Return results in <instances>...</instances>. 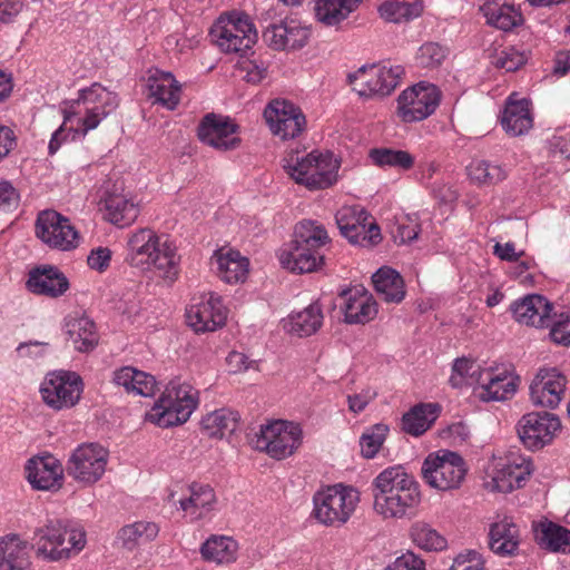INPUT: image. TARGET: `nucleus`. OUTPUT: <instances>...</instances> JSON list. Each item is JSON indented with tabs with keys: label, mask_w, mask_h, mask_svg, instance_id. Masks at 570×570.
Wrapping results in <instances>:
<instances>
[{
	"label": "nucleus",
	"mask_w": 570,
	"mask_h": 570,
	"mask_svg": "<svg viewBox=\"0 0 570 570\" xmlns=\"http://www.w3.org/2000/svg\"><path fill=\"white\" fill-rule=\"evenodd\" d=\"M81 392V377L73 372L50 373L40 387L43 402L57 411L72 407L79 401Z\"/></svg>",
	"instance_id": "nucleus-16"
},
{
	"label": "nucleus",
	"mask_w": 570,
	"mask_h": 570,
	"mask_svg": "<svg viewBox=\"0 0 570 570\" xmlns=\"http://www.w3.org/2000/svg\"><path fill=\"white\" fill-rule=\"evenodd\" d=\"M198 405V391L190 384L173 380L147 413V420L160 428L185 423Z\"/></svg>",
	"instance_id": "nucleus-4"
},
{
	"label": "nucleus",
	"mask_w": 570,
	"mask_h": 570,
	"mask_svg": "<svg viewBox=\"0 0 570 570\" xmlns=\"http://www.w3.org/2000/svg\"><path fill=\"white\" fill-rule=\"evenodd\" d=\"M27 288L37 295L59 297L68 291L69 282L57 267L41 266L29 272Z\"/></svg>",
	"instance_id": "nucleus-29"
},
{
	"label": "nucleus",
	"mask_w": 570,
	"mask_h": 570,
	"mask_svg": "<svg viewBox=\"0 0 570 570\" xmlns=\"http://www.w3.org/2000/svg\"><path fill=\"white\" fill-rule=\"evenodd\" d=\"M519 377L507 367L489 366L481 374V381L474 387L475 396L483 402L505 401L518 389Z\"/></svg>",
	"instance_id": "nucleus-22"
},
{
	"label": "nucleus",
	"mask_w": 570,
	"mask_h": 570,
	"mask_svg": "<svg viewBox=\"0 0 570 570\" xmlns=\"http://www.w3.org/2000/svg\"><path fill=\"white\" fill-rule=\"evenodd\" d=\"M468 472L463 458L456 452L440 450L429 454L422 464L425 482L440 491L458 489Z\"/></svg>",
	"instance_id": "nucleus-8"
},
{
	"label": "nucleus",
	"mask_w": 570,
	"mask_h": 570,
	"mask_svg": "<svg viewBox=\"0 0 570 570\" xmlns=\"http://www.w3.org/2000/svg\"><path fill=\"white\" fill-rule=\"evenodd\" d=\"M26 473L28 481L37 490L57 491L62 487L63 468L51 454L30 459Z\"/></svg>",
	"instance_id": "nucleus-25"
},
{
	"label": "nucleus",
	"mask_w": 570,
	"mask_h": 570,
	"mask_svg": "<svg viewBox=\"0 0 570 570\" xmlns=\"http://www.w3.org/2000/svg\"><path fill=\"white\" fill-rule=\"evenodd\" d=\"M226 318V307L213 293L194 296L186 308L187 324L196 333L214 332L225 324Z\"/></svg>",
	"instance_id": "nucleus-18"
},
{
	"label": "nucleus",
	"mask_w": 570,
	"mask_h": 570,
	"mask_svg": "<svg viewBox=\"0 0 570 570\" xmlns=\"http://www.w3.org/2000/svg\"><path fill=\"white\" fill-rule=\"evenodd\" d=\"M210 36L223 51L238 55L237 66L246 71L244 79L249 81L246 55L249 49V17L238 11L223 13L212 27Z\"/></svg>",
	"instance_id": "nucleus-5"
},
{
	"label": "nucleus",
	"mask_w": 570,
	"mask_h": 570,
	"mask_svg": "<svg viewBox=\"0 0 570 570\" xmlns=\"http://www.w3.org/2000/svg\"><path fill=\"white\" fill-rule=\"evenodd\" d=\"M212 264L216 266V272L222 281L228 284L244 283L249 272L247 257L234 249L217 250L212 258Z\"/></svg>",
	"instance_id": "nucleus-34"
},
{
	"label": "nucleus",
	"mask_w": 570,
	"mask_h": 570,
	"mask_svg": "<svg viewBox=\"0 0 570 570\" xmlns=\"http://www.w3.org/2000/svg\"><path fill=\"white\" fill-rule=\"evenodd\" d=\"M163 239L153 229L141 228L128 238L126 262L140 271L149 268L151 256L157 253Z\"/></svg>",
	"instance_id": "nucleus-28"
},
{
	"label": "nucleus",
	"mask_w": 570,
	"mask_h": 570,
	"mask_svg": "<svg viewBox=\"0 0 570 570\" xmlns=\"http://www.w3.org/2000/svg\"><path fill=\"white\" fill-rule=\"evenodd\" d=\"M302 440L303 431L298 424L278 420L261 426L255 448L272 459L284 460L298 450Z\"/></svg>",
	"instance_id": "nucleus-9"
},
{
	"label": "nucleus",
	"mask_w": 570,
	"mask_h": 570,
	"mask_svg": "<svg viewBox=\"0 0 570 570\" xmlns=\"http://www.w3.org/2000/svg\"><path fill=\"white\" fill-rule=\"evenodd\" d=\"M539 543L552 551L570 552V531L553 522L541 523Z\"/></svg>",
	"instance_id": "nucleus-48"
},
{
	"label": "nucleus",
	"mask_w": 570,
	"mask_h": 570,
	"mask_svg": "<svg viewBox=\"0 0 570 570\" xmlns=\"http://www.w3.org/2000/svg\"><path fill=\"white\" fill-rule=\"evenodd\" d=\"M286 174L309 190L326 189L338 178L340 161L332 153L313 150L299 156L291 150L283 159Z\"/></svg>",
	"instance_id": "nucleus-3"
},
{
	"label": "nucleus",
	"mask_w": 570,
	"mask_h": 570,
	"mask_svg": "<svg viewBox=\"0 0 570 570\" xmlns=\"http://www.w3.org/2000/svg\"><path fill=\"white\" fill-rule=\"evenodd\" d=\"M109 452L99 443H82L70 454L66 471L76 481L94 484L106 472Z\"/></svg>",
	"instance_id": "nucleus-12"
},
{
	"label": "nucleus",
	"mask_w": 570,
	"mask_h": 570,
	"mask_svg": "<svg viewBox=\"0 0 570 570\" xmlns=\"http://www.w3.org/2000/svg\"><path fill=\"white\" fill-rule=\"evenodd\" d=\"M567 379L556 367L540 368L530 384V397L534 405L556 409L566 394Z\"/></svg>",
	"instance_id": "nucleus-23"
},
{
	"label": "nucleus",
	"mask_w": 570,
	"mask_h": 570,
	"mask_svg": "<svg viewBox=\"0 0 570 570\" xmlns=\"http://www.w3.org/2000/svg\"><path fill=\"white\" fill-rule=\"evenodd\" d=\"M200 552L207 561L229 563L236 559L237 542L229 537L213 535L203 543Z\"/></svg>",
	"instance_id": "nucleus-45"
},
{
	"label": "nucleus",
	"mask_w": 570,
	"mask_h": 570,
	"mask_svg": "<svg viewBox=\"0 0 570 570\" xmlns=\"http://www.w3.org/2000/svg\"><path fill=\"white\" fill-rule=\"evenodd\" d=\"M389 433L385 424H375L367 430L360 440L361 452L364 458L372 459L380 451Z\"/></svg>",
	"instance_id": "nucleus-55"
},
{
	"label": "nucleus",
	"mask_w": 570,
	"mask_h": 570,
	"mask_svg": "<svg viewBox=\"0 0 570 570\" xmlns=\"http://www.w3.org/2000/svg\"><path fill=\"white\" fill-rule=\"evenodd\" d=\"M180 257L176 247L168 240H163L160 246L151 256L149 268L146 272L153 273L155 277L161 279L165 284H174L179 275Z\"/></svg>",
	"instance_id": "nucleus-37"
},
{
	"label": "nucleus",
	"mask_w": 570,
	"mask_h": 570,
	"mask_svg": "<svg viewBox=\"0 0 570 570\" xmlns=\"http://www.w3.org/2000/svg\"><path fill=\"white\" fill-rule=\"evenodd\" d=\"M156 390L155 377L142 371H136L135 381L128 386L127 392L141 396H151Z\"/></svg>",
	"instance_id": "nucleus-58"
},
{
	"label": "nucleus",
	"mask_w": 570,
	"mask_h": 570,
	"mask_svg": "<svg viewBox=\"0 0 570 570\" xmlns=\"http://www.w3.org/2000/svg\"><path fill=\"white\" fill-rule=\"evenodd\" d=\"M264 118L272 134L282 140L298 138L307 125L302 109L283 99L271 101L264 110Z\"/></svg>",
	"instance_id": "nucleus-14"
},
{
	"label": "nucleus",
	"mask_w": 570,
	"mask_h": 570,
	"mask_svg": "<svg viewBox=\"0 0 570 570\" xmlns=\"http://www.w3.org/2000/svg\"><path fill=\"white\" fill-rule=\"evenodd\" d=\"M419 232L420 226L416 220L407 216L406 222L399 223L394 238L399 240L400 244L410 243L417 238Z\"/></svg>",
	"instance_id": "nucleus-61"
},
{
	"label": "nucleus",
	"mask_w": 570,
	"mask_h": 570,
	"mask_svg": "<svg viewBox=\"0 0 570 570\" xmlns=\"http://www.w3.org/2000/svg\"><path fill=\"white\" fill-rule=\"evenodd\" d=\"M480 11L488 24L503 31H510L522 22L521 13L513 6L498 0L485 1Z\"/></svg>",
	"instance_id": "nucleus-39"
},
{
	"label": "nucleus",
	"mask_w": 570,
	"mask_h": 570,
	"mask_svg": "<svg viewBox=\"0 0 570 570\" xmlns=\"http://www.w3.org/2000/svg\"><path fill=\"white\" fill-rule=\"evenodd\" d=\"M36 235L48 246L61 250L76 248L79 243L78 233L70 220L56 210L39 213Z\"/></svg>",
	"instance_id": "nucleus-19"
},
{
	"label": "nucleus",
	"mask_w": 570,
	"mask_h": 570,
	"mask_svg": "<svg viewBox=\"0 0 570 570\" xmlns=\"http://www.w3.org/2000/svg\"><path fill=\"white\" fill-rule=\"evenodd\" d=\"M561 429V422L552 413L531 412L518 422L517 431L521 443L531 451L550 444Z\"/></svg>",
	"instance_id": "nucleus-15"
},
{
	"label": "nucleus",
	"mask_w": 570,
	"mask_h": 570,
	"mask_svg": "<svg viewBox=\"0 0 570 570\" xmlns=\"http://www.w3.org/2000/svg\"><path fill=\"white\" fill-rule=\"evenodd\" d=\"M293 240L296 242V244H302L320 250L321 247L330 242V237L325 227L321 223L304 219L295 226Z\"/></svg>",
	"instance_id": "nucleus-47"
},
{
	"label": "nucleus",
	"mask_w": 570,
	"mask_h": 570,
	"mask_svg": "<svg viewBox=\"0 0 570 570\" xmlns=\"http://www.w3.org/2000/svg\"><path fill=\"white\" fill-rule=\"evenodd\" d=\"M533 471L530 456L519 451H509L494 464L492 488L502 493L512 492L514 489L522 488Z\"/></svg>",
	"instance_id": "nucleus-17"
},
{
	"label": "nucleus",
	"mask_w": 570,
	"mask_h": 570,
	"mask_svg": "<svg viewBox=\"0 0 570 570\" xmlns=\"http://www.w3.org/2000/svg\"><path fill=\"white\" fill-rule=\"evenodd\" d=\"M324 314L318 303H312L298 312H292L283 318L285 332L297 337H308L315 334L323 325Z\"/></svg>",
	"instance_id": "nucleus-32"
},
{
	"label": "nucleus",
	"mask_w": 570,
	"mask_h": 570,
	"mask_svg": "<svg viewBox=\"0 0 570 570\" xmlns=\"http://www.w3.org/2000/svg\"><path fill=\"white\" fill-rule=\"evenodd\" d=\"M159 528L156 523L149 521H139L128 524L120 530L119 539L122 544L132 549L134 547L151 541L157 537Z\"/></svg>",
	"instance_id": "nucleus-49"
},
{
	"label": "nucleus",
	"mask_w": 570,
	"mask_h": 570,
	"mask_svg": "<svg viewBox=\"0 0 570 570\" xmlns=\"http://www.w3.org/2000/svg\"><path fill=\"white\" fill-rule=\"evenodd\" d=\"M450 570H484V562L476 551L468 550L458 554Z\"/></svg>",
	"instance_id": "nucleus-59"
},
{
	"label": "nucleus",
	"mask_w": 570,
	"mask_h": 570,
	"mask_svg": "<svg viewBox=\"0 0 570 570\" xmlns=\"http://www.w3.org/2000/svg\"><path fill=\"white\" fill-rule=\"evenodd\" d=\"M385 570H425V562L412 551L397 557Z\"/></svg>",
	"instance_id": "nucleus-60"
},
{
	"label": "nucleus",
	"mask_w": 570,
	"mask_h": 570,
	"mask_svg": "<svg viewBox=\"0 0 570 570\" xmlns=\"http://www.w3.org/2000/svg\"><path fill=\"white\" fill-rule=\"evenodd\" d=\"M111 250L107 247H98L89 254L87 262L90 268L102 272L110 263Z\"/></svg>",
	"instance_id": "nucleus-63"
},
{
	"label": "nucleus",
	"mask_w": 570,
	"mask_h": 570,
	"mask_svg": "<svg viewBox=\"0 0 570 570\" xmlns=\"http://www.w3.org/2000/svg\"><path fill=\"white\" fill-rule=\"evenodd\" d=\"M510 309L514 320L523 325L546 327L551 324L552 304L538 294L527 295L511 304Z\"/></svg>",
	"instance_id": "nucleus-26"
},
{
	"label": "nucleus",
	"mask_w": 570,
	"mask_h": 570,
	"mask_svg": "<svg viewBox=\"0 0 570 570\" xmlns=\"http://www.w3.org/2000/svg\"><path fill=\"white\" fill-rule=\"evenodd\" d=\"M370 158L380 167H394L407 170L414 164L413 156L405 150L375 148L370 151Z\"/></svg>",
	"instance_id": "nucleus-54"
},
{
	"label": "nucleus",
	"mask_w": 570,
	"mask_h": 570,
	"mask_svg": "<svg viewBox=\"0 0 570 570\" xmlns=\"http://www.w3.org/2000/svg\"><path fill=\"white\" fill-rule=\"evenodd\" d=\"M484 368L485 367H482L474 361H470L468 358H458L453 364L452 374L449 382L453 387H462L463 385L474 384L478 386Z\"/></svg>",
	"instance_id": "nucleus-52"
},
{
	"label": "nucleus",
	"mask_w": 570,
	"mask_h": 570,
	"mask_svg": "<svg viewBox=\"0 0 570 570\" xmlns=\"http://www.w3.org/2000/svg\"><path fill=\"white\" fill-rule=\"evenodd\" d=\"M501 124L511 136H521L528 132L533 125L529 101L524 98L518 99L517 94H512L505 102Z\"/></svg>",
	"instance_id": "nucleus-35"
},
{
	"label": "nucleus",
	"mask_w": 570,
	"mask_h": 570,
	"mask_svg": "<svg viewBox=\"0 0 570 570\" xmlns=\"http://www.w3.org/2000/svg\"><path fill=\"white\" fill-rule=\"evenodd\" d=\"M335 219L341 234L351 244L370 247L382 239L380 227L360 205L343 206L337 210Z\"/></svg>",
	"instance_id": "nucleus-11"
},
{
	"label": "nucleus",
	"mask_w": 570,
	"mask_h": 570,
	"mask_svg": "<svg viewBox=\"0 0 570 570\" xmlns=\"http://www.w3.org/2000/svg\"><path fill=\"white\" fill-rule=\"evenodd\" d=\"M311 37V29L296 18L286 17L271 23L263 31L264 43L277 51H296L304 48Z\"/></svg>",
	"instance_id": "nucleus-21"
},
{
	"label": "nucleus",
	"mask_w": 570,
	"mask_h": 570,
	"mask_svg": "<svg viewBox=\"0 0 570 570\" xmlns=\"http://www.w3.org/2000/svg\"><path fill=\"white\" fill-rule=\"evenodd\" d=\"M440 406L435 403H421L403 415V430L414 436L423 434L438 419Z\"/></svg>",
	"instance_id": "nucleus-42"
},
{
	"label": "nucleus",
	"mask_w": 570,
	"mask_h": 570,
	"mask_svg": "<svg viewBox=\"0 0 570 570\" xmlns=\"http://www.w3.org/2000/svg\"><path fill=\"white\" fill-rule=\"evenodd\" d=\"M404 73L401 66L386 63L362 67L348 76L350 83L362 97L389 96L400 83Z\"/></svg>",
	"instance_id": "nucleus-10"
},
{
	"label": "nucleus",
	"mask_w": 570,
	"mask_h": 570,
	"mask_svg": "<svg viewBox=\"0 0 570 570\" xmlns=\"http://www.w3.org/2000/svg\"><path fill=\"white\" fill-rule=\"evenodd\" d=\"M550 336L553 342L562 345L570 344V317L560 315L559 320L552 323Z\"/></svg>",
	"instance_id": "nucleus-62"
},
{
	"label": "nucleus",
	"mask_w": 570,
	"mask_h": 570,
	"mask_svg": "<svg viewBox=\"0 0 570 570\" xmlns=\"http://www.w3.org/2000/svg\"><path fill=\"white\" fill-rule=\"evenodd\" d=\"M358 501L360 494L355 489L336 484L315 493L313 513L323 524H343L350 519Z\"/></svg>",
	"instance_id": "nucleus-7"
},
{
	"label": "nucleus",
	"mask_w": 570,
	"mask_h": 570,
	"mask_svg": "<svg viewBox=\"0 0 570 570\" xmlns=\"http://www.w3.org/2000/svg\"><path fill=\"white\" fill-rule=\"evenodd\" d=\"M80 104L86 106V116L78 120L80 127L75 130L73 136L78 131L86 135L89 130L97 128L102 119L117 109L119 99L116 94L95 82L90 87L81 89L76 100L65 101L62 108L63 122L53 132L48 146L51 155L59 149L61 141L65 139L67 122L78 114L76 107Z\"/></svg>",
	"instance_id": "nucleus-2"
},
{
	"label": "nucleus",
	"mask_w": 570,
	"mask_h": 570,
	"mask_svg": "<svg viewBox=\"0 0 570 570\" xmlns=\"http://www.w3.org/2000/svg\"><path fill=\"white\" fill-rule=\"evenodd\" d=\"M239 423V414L232 410H216L202 420V428L210 438H223L226 432L236 431Z\"/></svg>",
	"instance_id": "nucleus-44"
},
{
	"label": "nucleus",
	"mask_w": 570,
	"mask_h": 570,
	"mask_svg": "<svg viewBox=\"0 0 570 570\" xmlns=\"http://www.w3.org/2000/svg\"><path fill=\"white\" fill-rule=\"evenodd\" d=\"M422 11L421 1L386 0L379 8L381 18L393 23L409 22L420 17Z\"/></svg>",
	"instance_id": "nucleus-46"
},
{
	"label": "nucleus",
	"mask_w": 570,
	"mask_h": 570,
	"mask_svg": "<svg viewBox=\"0 0 570 570\" xmlns=\"http://www.w3.org/2000/svg\"><path fill=\"white\" fill-rule=\"evenodd\" d=\"M372 494L374 510L384 519L409 517L421 502L417 481L402 465L380 472L372 482Z\"/></svg>",
	"instance_id": "nucleus-1"
},
{
	"label": "nucleus",
	"mask_w": 570,
	"mask_h": 570,
	"mask_svg": "<svg viewBox=\"0 0 570 570\" xmlns=\"http://www.w3.org/2000/svg\"><path fill=\"white\" fill-rule=\"evenodd\" d=\"M520 543V532L517 524L509 518L494 522L489 531V547L501 557L513 556Z\"/></svg>",
	"instance_id": "nucleus-36"
},
{
	"label": "nucleus",
	"mask_w": 570,
	"mask_h": 570,
	"mask_svg": "<svg viewBox=\"0 0 570 570\" xmlns=\"http://www.w3.org/2000/svg\"><path fill=\"white\" fill-rule=\"evenodd\" d=\"M67 340L78 352H89L98 343V333L94 321L81 313L75 312L65 318Z\"/></svg>",
	"instance_id": "nucleus-31"
},
{
	"label": "nucleus",
	"mask_w": 570,
	"mask_h": 570,
	"mask_svg": "<svg viewBox=\"0 0 570 570\" xmlns=\"http://www.w3.org/2000/svg\"><path fill=\"white\" fill-rule=\"evenodd\" d=\"M105 210L107 219L119 227L130 225L139 214L138 206L132 200L117 194L106 197Z\"/></svg>",
	"instance_id": "nucleus-43"
},
{
	"label": "nucleus",
	"mask_w": 570,
	"mask_h": 570,
	"mask_svg": "<svg viewBox=\"0 0 570 570\" xmlns=\"http://www.w3.org/2000/svg\"><path fill=\"white\" fill-rule=\"evenodd\" d=\"M448 56V49L438 42L422 45L416 53V62L423 68L439 67Z\"/></svg>",
	"instance_id": "nucleus-56"
},
{
	"label": "nucleus",
	"mask_w": 570,
	"mask_h": 570,
	"mask_svg": "<svg viewBox=\"0 0 570 570\" xmlns=\"http://www.w3.org/2000/svg\"><path fill=\"white\" fill-rule=\"evenodd\" d=\"M361 0H315L314 12L316 20L327 27H334L344 21Z\"/></svg>",
	"instance_id": "nucleus-40"
},
{
	"label": "nucleus",
	"mask_w": 570,
	"mask_h": 570,
	"mask_svg": "<svg viewBox=\"0 0 570 570\" xmlns=\"http://www.w3.org/2000/svg\"><path fill=\"white\" fill-rule=\"evenodd\" d=\"M148 97L154 104H160L168 110H174L180 101V85L170 72L155 70L147 80Z\"/></svg>",
	"instance_id": "nucleus-33"
},
{
	"label": "nucleus",
	"mask_w": 570,
	"mask_h": 570,
	"mask_svg": "<svg viewBox=\"0 0 570 570\" xmlns=\"http://www.w3.org/2000/svg\"><path fill=\"white\" fill-rule=\"evenodd\" d=\"M375 397H376V392L371 389L363 390L361 393H357V394L348 395L347 396L348 409L353 413H360Z\"/></svg>",
	"instance_id": "nucleus-64"
},
{
	"label": "nucleus",
	"mask_w": 570,
	"mask_h": 570,
	"mask_svg": "<svg viewBox=\"0 0 570 570\" xmlns=\"http://www.w3.org/2000/svg\"><path fill=\"white\" fill-rule=\"evenodd\" d=\"M281 265L292 273H312L323 264L320 250L302 244L292 243L279 250Z\"/></svg>",
	"instance_id": "nucleus-30"
},
{
	"label": "nucleus",
	"mask_w": 570,
	"mask_h": 570,
	"mask_svg": "<svg viewBox=\"0 0 570 570\" xmlns=\"http://www.w3.org/2000/svg\"><path fill=\"white\" fill-rule=\"evenodd\" d=\"M166 501L185 512L191 520H199L213 510L216 495L208 484L191 483L169 489Z\"/></svg>",
	"instance_id": "nucleus-20"
},
{
	"label": "nucleus",
	"mask_w": 570,
	"mask_h": 570,
	"mask_svg": "<svg viewBox=\"0 0 570 570\" xmlns=\"http://www.w3.org/2000/svg\"><path fill=\"white\" fill-rule=\"evenodd\" d=\"M527 61V57L523 52L518 49L510 47L504 48L500 52H498L494 57L492 63L500 69H504L505 71H515L521 66H523Z\"/></svg>",
	"instance_id": "nucleus-57"
},
{
	"label": "nucleus",
	"mask_w": 570,
	"mask_h": 570,
	"mask_svg": "<svg viewBox=\"0 0 570 570\" xmlns=\"http://www.w3.org/2000/svg\"><path fill=\"white\" fill-rule=\"evenodd\" d=\"M468 174L471 180L479 185H494L507 177V171L502 166L484 159L473 160L468 166Z\"/></svg>",
	"instance_id": "nucleus-50"
},
{
	"label": "nucleus",
	"mask_w": 570,
	"mask_h": 570,
	"mask_svg": "<svg viewBox=\"0 0 570 570\" xmlns=\"http://www.w3.org/2000/svg\"><path fill=\"white\" fill-rule=\"evenodd\" d=\"M344 318L348 324H366L377 314V303L370 292L355 286L342 293Z\"/></svg>",
	"instance_id": "nucleus-27"
},
{
	"label": "nucleus",
	"mask_w": 570,
	"mask_h": 570,
	"mask_svg": "<svg viewBox=\"0 0 570 570\" xmlns=\"http://www.w3.org/2000/svg\"><path fill=\"white\" fill-rule=\"evenodd\" d=\"M37 552L48 560H60L78 553L86 543V534L80 529H67L61 521H49L35 532Z\"/></svg>",
	"instance_id": "nucleus-6"
},
{
	"label": "nucleus",
	"mask_w": 570,
	"mask_h": 570,
	"mask_svg": "<svg viewBox=\"0 0 570 570\" xmlns=\"http://www.w3.org/2000/svg\"><path fill=\"white\" fill-rule=\"evenodd\" d=\"M441 92L435 85L419 82L404 90L397 99V114L405 122L421 121L438 108Z\"/></svg>",
	"instance_id": "nucleus-13"
},
{
	"label": "nucleus",
	"mask_w": 570,
	"mask_h": 570,
	"mask_svg": "<svg viewBox=\"0 0 570 570\" xmlns=\"http://www.w3.org/2000/svg\"><path fill=\"white\" fill-rule=\"evenodd\" d=\"M484 368L485 367H482L474 361H470L468 358H458L453 364L452 374L449 382L453 387H462L463 385L474 384L478 386Z\"/></svg>",
	"instance_id": "nucleus-51"
},
{
	"label": "nucleus",
	"mask_w": 570,
	"mask_h": 570,
	"mask_svg": "<svg viewBox=\"0 0 570 570\" xmlns=\"http://www.w3.org/2000/svg\"><path fill=\"white\" fill-rule=\"evenodd\" d=\"M411 538L415 546L425 551H442L446 548V539L426 523H415L411 529Z\"/></svg>",
	"instance_id": "nucleus-53"
},
{
	"label": "nucleus",
	"mask_w": 570,
	"mask_h": 570,
	"mask_svg": "<svg viewBox=\"0 0 570 570\" xmlns=\"http://www.w3.org/2000/svg\"><path fill=\"white\" fill-rule=\"evenodd\" d=\"M236 130L237 125L228 117L212 112L202 119L197 132L202 142L218 150H229L239 145Z\"/></svg>",
	"instance_id": "nucleus-24"
},
{
	"label": "nucleus",
	"mask_w": 570,
	"mask_h": 570,
	"mask_svg": "<svg viewBox=\"0 0 570 570\" xmlns=\"http://www.w3.org/2000/svg\"><path fill=\"white\" fill-rule=\"evenodd\" d=\"M29 567L28 543L17 534L0 538V570H27Z\"/></svg>",
	"instance_id": "nucleus-38"
},
{
	"label": "nucleus",
	"mask_w": 570,
	"mask_h": 570,
	"mask_svg": "<svg viewBox=\"0 0 570 570\" xmlns=\"http://www.w3.org/2000/svg\"><path fill=\"white\" fill-rule=\"evenodd\" d=\"M374 288L382 298L390 303H400L405 296L402 276L390 267H381L372 276Z\"/></svg>",
	"instance_id": "nucleus-41"
}]
</instances>
